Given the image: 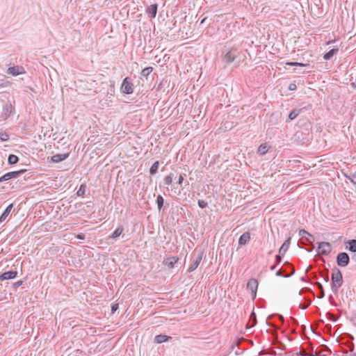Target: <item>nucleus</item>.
<instances>
[{
	"mask_svg": "<svg viewBox=\"0 0 356 356\" xmlns=\"http://www.w3.org/2000/svg\"><path fill=\"white\" fill-rule=\"evenodd\" d=\"M26 171V169H22V170H17V171L9 172L6 173L5 175H6V176L7 177V179L8 181V180H10L11 179H14V178L17 177L19 175L23 174Z\"/></svg>",
	"mask_w": 356,
	"mask_h": 356,
	"instance_id": "2eb2a0df",
	"label": "nucleus"
},
{
	"mask_svg": "<svg viewBox=\"0 0 356 356\" xmlns=\"http://www.w3.org/2000/svg\"><path fill=\"white\" fill-rule=\"evenodd\" d=\"M302 109H293L289 114V119L290 120H294L300 113Z\"/></svg>",
	"mask_w": 356,
	"mask_h": 356,
	"instance_id": "393cba45",
	"label": "nucleus"
},
{
	"mask_svg": "<svg viewBox=\"0 0 356 356\" xmlns=\"http://www.w3.org/2000/svg\"><path fill=\"white\" fill-rule=\"evenodd\" d=\"M332 42H333V40L329 41V42H327V44H330V43H332Z\"/></svg>",
	"mask_w": 356,
	"mask_h": 356,
	"instance_id": "4d7b16f0",
	"label": "nucleus"
},
{
	"mask_svg": "<svg viewBox=\"0 0 356 356\" xmlns=\"http://www.w3.org/2000/svg\"><path fill=\"white\" fill-rule=\"evenodd\" d=\"M298 234L302 238H305L309 243H312L314 241V237L305 229H300Z\"/></svg>",
	"mask_w": 356,
	"mask_h": 356,
	"instance_id": "dca6fc26",
	"label": "nucleus"
},
{
	"mask_svg": "<svg viewBox=\"0 0 356 356\" xmlns=\"http://www.w3.org/2000/svg\"><path fill=\"white\" fill-rule=\"evenodd\" d=\"M235 56L232 54L230 52L227 53L225 56V60L227 63H231L234 60Z\"/></svg>",
	"mask_w": 356,
	"mask_h": 356,
	"instance_id": "c756f323",
	"label": "nucleus"
},
{
	"mask_svg": "<svg viewBox=\"0 0 356 356\" xmlns=\"http://www.w3.org/2000/svg\"><path fill=\"white\" fill-rule=\"evenodd\" d=\"M311 303H312V301L309 299H308L306 300V302L304 303V305L300 304L299 307L302 309H305L311 305Z\"/></svg>",
	"mask_w": 356,
	"mask_h": 356,
	"instance_id": "c9c22d12",
	"label": "nucleus"
},
{
	"mask_svg": "<svg viewBox=\"0 0 356 356\" xmlns=\"http://www.w3.org/2000/svg\"><path fill=\"white\" fill-rule=\"evenodd\" d=\"M318 249L320 254L327 255L330 253L332 247L329 242H321L318 244Z\"/></svg>",
	"mask_w": 356,
	"mask_h": 356,
	"instance_id": "423d86ee",
	"label": "nucleus"
},
{
	"mask_svg": "<svg viewBox=\"0 0 356 356\" xmlns=\"http://www.w3.org/2000/svg\"><path fill=\"white\" fill-rule=\"evenodd\" d=\"M349 348H350V350L351 352H353L354 350V344L353 343H351V344L350 345Z\"/></svg>",
	"mask_w": 356,
	"mask_h": 356,
	"instance_id": "3c124183",
	"label": "nucleus"
},
{
	"mask_svg": "<svg viewBox=\"0 0 356 356\" xmlns=\"http://www.w3.org/2000/svg\"><path fill=\"white\" fill-rule=\"evenodd\" d=\"M19 158L15 154H10L8 158V162L10 165H14L18 163Z\"/></svg>",
	"mask_w": 356,
	"mask_h": 356,
	"instance_id": "b1692460",
	"label": "nucleus"
},
{
	"mask_svg": "<svg viewBox=\"0 0 356 356\" xmlns=\"http://www.w3.org/2000/svg\"><path fill=\"white\" fill-rule=\"evenodd\" d=\"M268 151V146L266 143H263L260 145V146L258 148V154L260 155H264L266 154Z\"/></svg>",
	"mask_w": 356,
	"mask_h": 356,
	"instance_id": "4be33fe9",
	"label": "nucleus"
},
{
	"mask_svg": "<svg viewBox=\"0 0 356 356\" xmlns=\"http://www.w3.org/2000/svg\"><path fill=\"white\" fill-rule=\"evenodd\" d=\"M347 177L353 184L356 185V175L353 174Z\"/></svg>",
	"mask_w": 356,
	"mask_h": 356,
	"instance_id": "4c0bfd02",
	"label": "nucleus"
},
{
	"mask_svg": "<svg viewBox=\"0 0 356 356\" xmlns=\"http://www.w3.org/2000/svg\"><path fill=\"white\" fill-rule=\"evenodd\" d=\"M8 181V179H7L6 175H3V176H1L0 177V183H1L3 181Z\"/></svg>",
	"mask_w": 356,
	"mask_h": 356,
	"instance_id": "a18cd8bd",
	"label": "nucleus"
},
{
	"mask_svg": "<svg viewBox=\"0 0 356 356\" xmlns=\"http://www.w3.org/2000/svg\"><path fill=\"white\" fill-rule=\"evenodd\" d=\"M292 321H293L295 323L298 324L297 321L296 320V318H292Z\"/></svg>",
	"mask_w": 356,
	"mask_h": 356,
	"instance_id": "864d4df0",
	"label": "nucleus"
},
{
	"mask_svg": "<svg viewBox=\"0 0 356 356\" xmlns=\"http://www.w3.org/2000/svg\"><path fill=\"white\" fill-rule=\"evenodd\" d=\"M316 285L317 286V287L319 290L318 298H323L325 296V293H324V290H323V287L322 284L320 282H316Z\"/></svg>",
	"mask_w": 356,
	"mask_h": 356,
	"instance_id": "473e14b6",
	"label": "nucleus"
},
{
	"mask_svg": "<svg viewBox=\"0 0 356 356\" xmlns=\"http://www.w3.org/2000/svg\"><path fill=\"white\" fill-rule=\"evenodd\" d=\"M183 181H184V177L182 176V175L180 174L179 176V179L177 181V184L181 186L183 183Z\"/></svg>",
	"mask_w": 356,
	"mask_h": 356,
	"instance_id": "79ce46f5",
	"label": "nucleus"
},
{
	"mask_svg": "<svg viewBox=\"0 0 356 356\" xmlns=\"http://www.w3.org/2000/svg\"><path fill=\"white\" fill-rule=\"evenodd\" d=\"M339 51V49L338 48H333L331 50H330L329 51H327V53H325L323 56V58L325 60H330L332 58V57L336 54L337 52Z\"/></svg>",
	"mask_w": 356,
	"mask_h": 356,
	"instance_id": "aec40b11",
	"label": "nucleus"
},
{
	"mask_svg": "<svg viewBox=\"0 0 356 356\" xmlns=\"http://www.w3.org/2000/svg\"><path fill=\"white\" fill-rule=\"evenodd\" d=\"M298 355L299 356H314V354H313V353L308 354V353H303V352H301V351H300Z\"/></svg>",
	"mask_w": 356,
	"mask_h": 356,
	"instance_id": "ea45409f",
	"label": "nucleus"
},
{
	"mask_svg": "<svg viewBox=\"0 0 356 356\" xmlns=\"http://www.w3.org/2000/svg\"><path fill=\"white\" fill-rule=\"evenodd\" d=\"M332 289L336 293L338 289L343 284V277L341 270L337 268L332 270Z\"/></svg>",
	"mask_w": 356,
	"mask_h": 356,
	"instance_id": "f257e3e1",
	"label": "nucleus"
},
{
	"mask_svg": "<svg viewBox=\"0 0 356 356\" xmlns=\"http://www.w3.org/2000/svg\"><path fill=\"white\" fill-rule=\"evenodd\" d=\"M310 268H311V266H309V267L307 268L306 272L307 273V272H308V270H309Z\"/></svg>",
	"mask_w": 356,
	"mask_h": 356,
	"instance_id": "6e6d98bb",
	"label": "nucleus"
},
{
	"mask_svg": "<svg viewBox=\"0 0 356 356\" xmlns=\"http://www.w3.org/2000/svg\"><path fill=\"white\" fill-rule=\"evenodd\" d=\"M277 264H273V265H272V266L270 267V270H274L277 268Z\"/></svg>",
	"mask_w": 356,
	"mask_h": 356,
	"instance_id": "de8ad7c7",
	"label": "nucleus"
},
{
	"mask_svg": "<svg viewBox=\"0 0 356 356\" xmlns=\"http://www.w3.org/2000/svg\"><path fill=\"white\" fill-rule=\"evenodd\" d=\"M13 207V204H9L6 207V209L4 210V211L3 212V213L0 216V222H2L3 221H5L8 218V217L9 216V215L10 213V211H11Z\"/></svg>",
	"mask_w": 356,
	"mask_h": 356,
	"instance_id": "f3484780",
	"label": "nucleus"
},
{
	"mask_svg": "<svg viewBox=\"0 0 356 356\" xmlns=\"http://www.w3.org/2000/svg\"><path fill=\"white\" fill-rule=\"evenodd\" d=\"M170 337L167 335L164 334H158L155 337L154 341L158 343H161L163 342L167 341Z\"/></svg>",
	"mask_w": 356,
	"mask_h": 356,
	"instance_id": "412c9836",
	"label": "nucleus"
},
{
	"mask_svg": "<svg viewBox=\"0 0 356 356\" xmlns=\"http://www.w3.org/2000/svg\"><path fill=\"white\" fill-rule=\"evenodd\" d=\"M202 258V252H193L191 254V259L192 261L191 264L189 266L188 271V272H193L195 270L197 266H199L201 260Z\"/></svg>",
	"mask_w": 356,
	"mask_h": 356,
	"instance_id": "7ed1b4c3",
	"label": "nucleus"
},
{
	"mask_svg": "<svg viewBox=\"0 0 356 356\" xmlns=\"http://www.w3.org/2000/svg\"><path fill=\"white\" fill-rule=\"evenodd\" d=\"M306 291H312V290L309 288H302L299 291V295H301L302 293L306 292Z\"/></svg>",
	"mask_w": 356,
	"mask_h": 356,
	"instance_id": "a19ab883",
	"label": "nucleus"
},
{
	"mask_svg": "<svg viewBox=\"0 0 356 356\" xmlns=\"http://www.w3.org/2000/svg\"><path fill=\"white\" fill-rule=\"evenodd\" d=\"M323 280H325V282H327L329 281V277H328V275H325V276H323Z\"/></svg>",
	"mask_w": 356,
	"mask_h": 356,
	"instance_id": "09e8293b",
	"label": "nucleus"
},
{
	"mask_svg": "<svg viewBox=\"0 0 356 356\" xmlns=\"http://www.w3.org/2000/svg\"><path fill=\"white\" fill-rule=\"evenodd\" d=\"M8 74H12L13 76H17L26 73L25 69L22 66L15 65L10 67L8 69Z\"/></svg>",
	"mask_w": 356,
	"mask_h": 356,
	"instance_id": "0eeeda50",
	"label": "nucleus"
},
{
	"mask_svg": "<svg viewBox=\"0 0 356 356\" xmlns=\"http://www.w3.org/2000/svg\"><path fill=\"white\" fill-rule=\"evenodd\" d=\"M285 268L278 270L275 275L277 277H289L295 273V268L292 264L289 261H285L284 264Z\"/></svg>",
	"mask_w": 356,
	"mask_h": 356,
	"instance_id": "f03ea898",
	"label": "nucleus"
},
{
	"mask_svg": "<svg viewBox=\"0 0 356 356\" xmlns=\"http://www.w3.org/2000/svg\"><path fill=\"white\" fill-rule=\"evenodd\" d=\"M197 203H198V206L202 209L206 208L208 205L207 202L202 200H199Z\"/></svg>",
	"mask_w": 356,
	"mask_h": 356,
	"instance_id": "e433bc0d",
	"label": "nucleus"
},
{
	"mask_svg": "<svg viewBox=\"0 0 356 356\" xmlns=\"http://www.w3.org/2000/svg\"><path fill=\"white\" fill-rule=\"evenodd\" d=\"M179 258L177 257H170L163 260V264L169 268H172L175 264L178 261Z\"/></svg>",
	"mask_w": 356,
	"mask_h": 356,
	"instance_id": "9b49d317",
	"label": "nucleus"
},
{
	"mask_svg": "<svg viewBox=\"0 0 356 356\" xmlns=\"http://www.w3.org/2000/svg\"><path fill=\"white\" fill-rule=\"evenodd\" d=\"M282 254H279L275 257V264L278 265L282 261Z\"/></svg>",
	"mask_w": 356,
	"mask_h": 356,
	"instance_id": "58836bf2",
	"label": "nucleus"
},
{
	"mask_svg": "<svg viewBox=\"0 0 356 356\" xmlns=\"http://www.w3.org/2000/svg\"><path fill=\"white\" fill-rule=\"evenodd\" d=\"M355 356H356V354H355Z\"/></svg>",
	"mask_w": 356,
	"mask_h": 356,
	"instance_id": "bf43d9fd",
	"label": "nucleus"
},
{
	"mask_svg": "<svg viewBox=\"0 0 356 356\" xmlns=\"http://www.w3.org/2000/svg\"><path fill=\"white\" fill-rule=\"evenodd\" d=\"M250 321L252 322L251 325H250V323L247 325V328L249 329L250 327H254L257 323V318L256 315L254 312H252L250 316Z\"/></svg>",
	"mask_w": 356,
	"mask_h": 356,
	"instance_id": "bb28decb",
	"label": "nucleus"
},
{
	"mask_svg": "<svg viewBox=\"0 0 356 356\" xmlns=\"http://www.w3.org/2000/svg\"><path fill=\"white\" fill-rule=\"evenodd\" d=\"M289 65L291 66H301V67H305L309 65V64L307 63H298V62H290L286 63Z\"/></svg>",
	"mask_w": 356,
	"mask_h": 356,
	"instance_id": "72a5a7b5",
	"label": "nucleus"
},
{
	"mask_svg": "<svg viewBox=\"0 0 356 356\" xmlns=\"http://www.w3.org/2000/svg\"><path fill=\"white\" fill-rule=\"evenodd\" d=\"M159 165V162L158 161H155L152 164V165L151 166V168L149 169V173L151 175H154L157 172Z\"/></svg>",
	"mask_w": 356,
	"mask_h": 356,
	"instance_id": "a878e982",
	"label": "nucleus"
},
{
	"mask_svg": "<svg viewBox=\"0 0 356 356\" xmlns=\"http://www.w3.org/2000/svg\"><path fill=\"white\" fill-rule=\"evenodd\" d=\"M158 5L157 3H154L149 6L146 8V13L150 18H154L157 13Z\"/></svg>",
	"mask_w": 356,
	"mask_h": 356,
	"instance_id": "9d476101",
	"label": "nucleus"
},
{
	"mask_svg": "<svg viewBox=\"0 0 356 356\" xmlns=\"http://www.w3.org/2000/svg\"><path fill=\"white\" fill-rule=\"evenodd\" d=\"M346 245V248L353 252H356V239L348 241Z\"/></svg>",
	"mask_w": 356,
	"mask_h": 356,
	"instance_id": "6ab92c4d",
	"label": "nucleus"
},
{
	"mask_svg": "<svg viewBox=\"0 0 356 356\" xmlns=\"http://www.w3.org/2000/svg\"><path fill=\"white\" fill-rule=\"evenodd\" d=\"M314 356H325V355H314Z\"/></svg>",
	"mask_w": 356,
	"mask_h": 356,
	"instance_id": "13d9d810",
	"label": "nucleus"
},
{
	"mask_svg": "<svg viewBox=\"0 0 356 356\" xmlns=\"http://www.w3.org/2000/svg\"><path fill=\"white\" fill-rule=\"evenodd\" d=\"M290 241H291V238H288L283 243V244L282 245V246L280 247V248L279 250V253L280 254H282V255H284L286 253V252L288 250V249L289 248Z\"/></svg>",
	"mask_w": 356,
	"mask_h": 356,
	"instance_id": "a211bd4d",
	"label": "nucleus"
},
{
	"mask_svg": "<svg viewBox=\"0 0 356 356\" xmlns=\"http://www.w3.org/2000/svg\"><path fill=\"white\" fill-rule=\"evenodd\" d=\"M350 262L349 255L346 252H340L337 256V264L341 267H345Z\"/></svg>",
	"mask_w": 356,
	"mask_h": 356,
	"instance_id": "39448f33",
	"label": "nucleus"
},
{
	"mask_svg": "<svg viewBox=\"0 0 356 356\" xmlns=\"http://www.w3.org/2000/svg\"><path fill=\"white\" fill-rule=\"evenodd\" d=\"M250 240V233L248 232H246L243 233L238 239V244L240 245H246Z\"/></svg>",
	"mask_w": 356,
	"mask_h": 356,
	"instance_id": "4468645a",
	"label": "nucleus"
},
{
	"mask_svg": "<svg viewBox=\"0 0 356 356\" xmlns=\"http://www.w3.org/2000/svg\"><path fill=\"white\" fill-rule=\"evenodd\" d=\"M22 283H23V282H22V280H19V281H18V282H15V283L13 284V286H14L15 288H17V287H18V286H21V285L22 284Z\"/></svg>",
	"mask_w": 356,
	"mask_h": 356,
	"instance_id": "c03bdc74",
	"label": "nucleus"
},
{
	"mask_svg": "<svg viewBox=\"0 0 356 356\" xmlns=\"http://www.w3.org/2000/svg\"><path fill=\"white\" fill-rule=\"evenodd\" d=\"M156 202L159 210L161 211L163 208V203H164L163 197L161 195H159L156 197Z\"/></svg>",
	"mask_w": 356,
	"mask_h": 356,
	"instance_id": "cd10ccee",
	"label": "nucleus"
},
{
	"mask_svg": "<svg viewBox=\"0 0 356 356\" xmlns=\"http://www.w3.org/2000/svg\"><path fill=\"white\" fill-rule=\"evenodd\" d=\"M311 276L313 279H316V275L315 273H312Z\"/></svg>",
	"mask_w": 356,
	"mask_h": 356,
	"instance_id": "603ef678",
	"label": "nucleus"
},
{
	"mask_svg": "<svg viewBox=\"0 0 356 356\" xmlns=\"http://www.w3.org/2000/svg\"><path fill=\"white\" fill-rule=\"evenodd\" d=\"M153 68L152 67H147L144 68L141 72V75L145 77H147L148 75L152 72Z\"/></svg>",
	"mask_w": 356,
	"mask_h": 356,
	"instance_id": "7c9ffc66",
	"label": "nucleus"
},
{
	"mask_svg": "<svg viewBox=\"0 0 356 356\" xmlns=\"http://www.w3.org/2000/svg\"><path fill=\"white\" fill-rule=\"evenodd\" d=\"M121 91L123 93L130 95L134 92V84L128 77L125 78L121 86Z\"/></svg>",
	"mask_w": 356,
	"mask_h": 356,
	"instance_id": "20e7f679",
	"label": "nucleus"
},
{
	"mask_svg": "<svg viewBox=\"0 0 356 356\" xmlns=\"http://www.w3.org/2000/svg\"><path fill=\"white\" fill-rule=\"evenodd\" d=\"M14 111V108L10 103H6L3 108V115L4 119H7Z\"/></svg>",
	"mask_w": 356,
	"mask_h": 356,
	"instance_id": "1a4fd4ad",
	"label": "nucleus"
},
{
	"mask_svg": "<svg viewBox=\"0 0 356 356\" xmlns=\"http://www.w3.org/2000/svg\"><path fill=\"white\" fill-rule=\"evenodd\" d=\"M173 177H174L173 173H170L169 175L166 176L164 178V184L168 186L170 185L172 183Z\"/></svg>",
	"mask_w": 356,
	"mask_h": 356,
	"instance_id": "2f4dec72",
	"label": "nucleus"
},
{
	"mask_svg": "<svg viewBox=\"0 0 356 356\" xmlns=\"http://www.w3.org/2000/svg\"><path fill=\"white\" fill-rule=\"evenodd\" d=\"M9 139V136L6 132H1L0 133V140L1 141H7Z\"/></svg>",
	"mask_w": 356,
	"mask_h": 356,
	"instance_id": "f704fd0d",
	"label": "nucleus"
},
{
	"mask_svg": "<svg viewBox=\"0 0 356 356\" xmlns=\"http://www.w3.org/2000/svg\"><path fill=\"white\" fill-rule=\"evenodd\" d=\"M17 271H6L0 275L1 280H11L17 276Z\"/></svg>",
	"mask_w": 356,
	"mask_h": 356,
	"instance_id": "ddd939ff",
	"label": "nucleus"
},
{
	"mask_svg": "<svg viewBox=\"0 0 356 356\" xmlns=\"http://www.w3.org/2000/svg\"><path fill=\"white\" fill-rule=\"evenodd\" d=\"M69 154H57L51 157V161L54 163H59L67 159Z\"/></svg>",
	"mask_w": 356,
	"mask_h": 356,
	"instance_id": "f8f14e48",
	"label": "nucleus"
},
{
	"mask_svg": "<svg viewBox=\"0 0 356 356\" xmlns=\"http://www.w3.org/2000/svg\"><path fill=\"white\" fill-rule=\"evenodd\" d=\"M76 238L81 240H83L85 238V235L83 234H79L76 236Z\"/></svg>",
	"mask_w": 356,
	"mask_h": 356,
	"instance_id": "49530a36",
	"label": "nucleus"
},
{
	"mask_svg": "<svg viewBox=\"0 0 356 356\" xmlns=\"http://www.w3.org/2000/svg\"><path fill=\"white\" fill-rule=\"evenodd\" d=\"M247 287L248 289H250L251 291L253 296L255 297L256 294H257V287H258L257 280L254 278L250 279L247 284Z\"/></svg>",
	"mask_w": 356,
	"mask_h": 356,
	"instance_id": "6e6552de",
	"label": "nucleus"
},
{
	"mask_svg": "<svg viewBox=\"0 0 356 356\" xmlns=\"http://www.w3.org/2000/svg\"><path fill=\"white\" fill-rule=\"evenodd\" d=\"M290 90H294L296 89V85L295 83H291L289 86Z\"/></svg>",
	"mask_w": 356,
	"mask_h": 356,
	"instance_id": "37998d69",
	"label": "nucleus"
},
{
	"mask_svg": "<svg viewBox=\"0 0 356 356\" xmlns=\"http://www.w3.org/2000/svg\"><path fill=\"white\" fill-rule=\"evenodd\" d=\"M205 19H206V18H204V19L201 21L200 24H203V23L204 22Z\"/></svg>",
	"mask_w": 356,
	"mask_h": 356,
	"instance_id": "5fc2aeb1",
	"label": "nucleus"
},
{
	"mask_svg": "<svg viewBox=\"0 0 356 356\" xmlns=\"http://www.w3.org/2000/svg\"><path fill=\"white\" fill-rule=\"evenodd\" d=\"M118 307V305H113L112 306V311H113V312H114L117 309Z\"/></svg>",
	"mask_w": 356,
	"mask_h": 356,
	"instance_id": "8fccbe9b",
	"label": "nucleus"
},
{
	"mask_svg": "<svg viewBox=\"0 0 356 356\" xmlns=\"http://www.w3.org/2000/svg\"><path fill=\"white\" fill-rule=\"evenodd\" d=\"M124 230V227L122 225H120L113 233L112 236H111V238H118V236H120L122 232Z\"/></svg>",
	"mask_w": 356,
	"mask_h": 356,
	"instance_id": "5701e85b",
	"label": "nucleus"
},
{
	"mask_svg": "<svg viewBox=\"0 0 356 356\" xmlns=\"http://www.w3.org/2000/svg\"><path fill=\"white\" fill-rule=\"evenodd\" d=\"M86 186L85 184H81L79 190L76 192V195L79 197H83L86 193Z\"/></svg>",
	"mask_w": 356,
	"mask_h": 356,
	"instance_id": "c85d7f7f",
	"label": "nucleus"
}]
</instances>
